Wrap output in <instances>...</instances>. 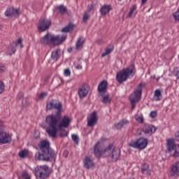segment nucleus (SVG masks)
Returning a JSON list of instances; mask_svg holds the SVG:
<instances>
[{"instance_id": "obj_31", "label": "nucleus", "mask_w": 179, "mask_h": 179, "mask_svg": "<svg viewBox=\"0 0 179 179\" xmlns=\"http://www.w3.org/2000/svg\"><path fill=\"white\" fill-rule=\"evenodd\" d=\"M136 121L138 122V124H143V121L145 119L143 118V115L141 114H136L134 117Z\"/></svg>"}, {"instance_id": "obj_43", "label": "nucleus", "mask_w": 179, "mask_h": 179, "mask_svg": "<svg viewBox=\"0 0 179 179\" xmlns=\"http://www.w3.org/2000/svg\"><path fill=\"white\" fill-rule=\"evenodd\" d=\"M64 76H71V71L69 69L64 70Z\"/></svg>"}, {"instance_id": "obj_37", "label": "nucleus", "mask_w": 179, "mask_h": 179, "mask_svg": "<svg viewBox=\"0 0 179 179\" xmlns=\"http://www.w3.org/2000/svg\"><path fill=\"white\" fill-rule=\"evenodd\" d=\"M71 138L74 142L78 145L79 143V137L76 134H72Z\"/></svg>"}, {"instance_id": "obj_45", "label": "nucleus", "mask_w": 179, "mask_h": 179, "mask_svg": "<svg viewBox=\"0 0 179 179\" xmlns=\"http://www.w3.org/2000/svg\"><path fill=\"white\" fill-rule=\"evenodd\" d=\"M5 72V66H0V73H3Z\"/></svg>"}, {"instance_id": "obj_51", "label": "nucleus", "mask_w": 179, "mask_h": 179, "mask_svg": "<svg viewBox=\"0 0 179 179\" xmlns=\"http://www.w3.org/2000/svg\"><path fill=\"white\" fill-rule=\"evenodd\" d=\"M2 127H3L2 121L0 120V129H1V128H2Z\"/></svg>"}, {"instance_id": "obj_14", "label": "nucleus", "mask_w": 179, "mask_h": 179, "mask_svg": "<svg viewBox=\"0 0 179 179\" xmlns=\"http://www.w3.org/2000/svg\"><path fill=\"white\" fill-rule=\"evenodd\" d=\"M12 142V137L6 132L0 130V143L1 145H6V143H10Z\"/></svg>"}, {"instance_id": "obj_6", "label": "nucleus", "mask_w": 179, "mask_h": 179, "mask_svg": "<svg viewBox=\"0 0 179 179\" xmlns=\"http://www.w3.org/2000/svg\"><path fill=\"white\" fill-rule=\"evenodd\" d=\"M142 90L143 85L140 84L134 91L132 94H131L129 96L130 103L131 104V110H134L136 107V103H139L141 101V97L142 96Z\"/></svg>"}, {"instance_id": "obj_53", "label": "nucleus", "mask_w": 179, "mask_h": 179, "mask_svg": "<svg viewBox=\"0 0 179 179\" xmlns=\"http://www.w3.org/2000/svg\"><path fill=\"white\" fill-rule=\"evenodd\" d=\"M178 79H179V77H178Z\"/></svg>"}, {"instance_id": "obj_11", "label": "nucleus", "mask_w": 179, "mask_h": 179, "mask_svg": "<svg viewBox=\"0 0 179 179\" xmlns=\"http://www.w3.org/2000/svg\"><path fill=\"white\" fill-rule=\"evenodd\" d=\"M22 38H18L17 42H15V43H13L8 50V55H12V54H15L16 52V48H23V43H22Z\"/></svg>"}, {"instance_id": "obj_41", "label": "nucleus", "mask_w": 179, "mask_h": 179, "mask_svg": "<svg viewBox=\"0 0 179 179\" xmlns=\"http://www.w3.org/2000/svg\"><path fill=\"white\" fill-rule=\"evenodd\" d=\"M173 17L176 20H179V9L173 13Z\"/></svg>"}, {"instance_id": "obj_3", "label": "nucleus", "mask_w": 179, "mask_h": 179, "mask_svg": "<svg viewBox=\"0 0 179 179\" xmlns=\"http://www.w3.org/2000/svg\"><path fill=\"white\" fill-rule=\"evenodd\" d=\"M41 152H37L35 157L42 162H55L57 153L50 148V142L46 140L41 141L38 145Z\"/></svg>"}, {"instance_id": "obj_21", "label": "nucleus", "mask_w": 179, "mask_h": 179, "mask_svg": "<svg viewBox=\"0 0 179 179\" xmlns=\"http://www.w3.org/2000/svg\"><path fill=\"white\" fill-rule=\"evenodd\" d=\"M141 171L143 174H145V176H150V173L152 171L150 170V167L149 166V164L146 163L142 164Z\"/></svg>"}, {"instance_id": "obj_48", "label": "nucleus", "mask_w": 179, "mask_h": 179, "mask_svg": "<svg viewBox=\"0 0 179 179\" xmlns=\"http://www.w3.org/2000/svg\"><path fill=\"white\" fill-rule=\"evenodd\" d=\"M96 43H97L98 44H99V45H101V44H103L104 42L103 41V40L99 39V40H98V41H96Z\"/></svg>"}, {"instance_id": "obj_49", "label": "nucleus", "mask_w": 179, "mask_h": 179, "mask_svg": "<svg viewBox=\"0 0 179 179\" xmlns=\"http://www.w3.org/2000/svg\"><path fill=\"white\" fill-rule=\"evenodd\" d=\"M76 69H82V65H80V64L77 65Z\"/></svg>"}, {"instance_id": "obj_27", "label": "nucleus", "mask_w": 179, "mask_h": 179, "mask_svg": "<svg viewBox=\"0 0 179 179\" xmlns=\"http://www.w3.org/2000/svg\"><path fill=\"white\" fill-rule=\"evenodd\" d=\"M83 44H85V38H79L76 45V50H81L83 48Z\"/></svg>"}, {"instance_id": "obj_30", "label": "nucleus", "mask_w": 179, "mask_h": 179, "mask_svg": "<svg viewBox=\"0 0 179 179\" xmlns=\"http://www.w3.org/2000/svg\"><path fill=\"white\" fill-rule=\"evenodd\" d=\"M102 103L103 104H110V103H111V98H110L109 94L103 96Z\"/></svg>"}, {"instance_id": "obj_18", "label": "nucleus", "mask_w": 179, "mask_h": 179, "mask_svg": "<svg viewBox=\"0 0 179 179\" xmlns=\"http://www.w3.org/2000/svg\"><path fill=\"white\" fill-rule=\"evenodd\" d=\"M6 17H12V16H19V9L13 7H9L4 13Z\"/></svg>"}, {"instance_id": "obj_22", "label": "nucleus", "mask_w": 179, "mask_h": 179, "mask_svg": "<svg viewBox=\"0 0 179 179\" xmlns=\"http://www.w3.org/2000/svg\"><path fill=\"white\" fill-rule=\"evenodd\" d=\"M113 51H114V45H108L106 49H105V52L103 53H102L101 57L103 58H104V57H107V55H108L109 54H111V52H113Z\"/></svg>"}, {"instance_id": "obj_7", "label": "nucleus", "mask_w": 179, "mask_h": 179, "mask_svg": "<svg viewBox=\"0 0 179 179\" xmlns=\"http://www.w3.org/2000/svg\"><path fill=\"white\" fill-rule=\"evenodd\" d=\"M166 148L171 156L173 157H179V145H176L174 139H168Z\"/></svg>"}, {"instance_id": "obj_4", "label": "nucleus", "mask_w": 179, "mask_h": 179, "mask_svg": "<svg viewBox=\"0 0 179 179\" xmlns=\"http://www.w3.org/2000/svg\"><path fill=\"white\" fill-rule=\"evenodd\" d=\"M66 40V35L55 36L51 34H47L43 38L41 39V43L45 45L53 44V45H59Z\"/></svg>"}, {"instance_id": "obj_16", "label": "nucleus", "mask_w": 179, "mask_h": 179, "mask_svg": "<svg viewBox=\"0 0 179 179\" xmlns=\"http://www.w3.org/2000/svg\"><path fill=\"white\" fill-rule=\"evenodd\" d=\"M169 176L171 177H179V162H175L171 167L169 172Z\"/></svg>"}, {"instance_id": "obj_40", "label": "nucleus", "mask_w": 179, "mask_h": 179, "mask_svg": "<svg viewBox=\"0 0 179 179\" xmlns=\"http://www.w3.org/2000/svg\"><path fill=\"white\" fill-rule=\"evenodd\" d=\"M29 104H30V103L29 102V99L27 98H25L24 99H23L22 105L24 107H27V106H29Z\"/></svg>"}, {"instance_id": "obj_50", "label": "nucleus", "mask_w": 179, "mask_h": 179, "mask_svg": "<svg viewBox=\"0 0 179 179\" xmlns=\"http://www.w3.org/2000/svg\"><path fill=\"white\" fill-rule=\"evenodd\" d=\"M148 2V0H142V5H145Z\"/></svg>"}, {"instance_id": "obj_17", "label": "nucleus", "mask_w": 179, "mask_h": 179, "mask_svg": "<svg viewBox=\"0 0 179 179\" xmlns=\"http://www.w3.org/2000/svg\"><path fill=\"white\" fill-rule=\"evenodd\" d=\"M83 162L84 164V167L87 169V170H90V169H93L96 166V164H94V161H93L92 158H90V157H85L83 159Z\"/></svg>"}, {"instance_id": "obj_33", "label": "nucleus", "mask_w": 179, "mask_h": 179, "mask_svg": "<svg viewBox=\"0 0 179 179\" xmlns=\"http://www.w3.org/2000/svg\"><path fill=\"white\" fill-rule=\"evenodd\" d=\"M136 10V5H134L131 8L130 12L129 13V17H132V16H135V15H136V13H135Z\"/></svg>"}, {"instance_id": "obj_1", "label": "nucleus", "mask_w": 179, "mask_h": 179, "mask_svg": "<svg viewBox=\"0 0 179 179\" xmlns=\"http://www.w3.org/2000/svg\"><path fill=\"white\" fill-rule=\"evenodd\" d=\"M45 122L48 125L46 128V132L49 136L57 138V132L61 128H69L72 119L69 116H64L62 113L58 115H48L45 118Z\"/></svg>"}, {"instance_id": "obj_28", "label": "nucleus", "mask_w": 179, "mask_h": 179, "mask_svg": "<svg viewBox=\"0 0 179 179\" xmlns=\"http://www.w3.org/2000/svg\"><path fill=\"white\" fill-rule=\"evenodd\" d=\"M73 27H75L73 24L70 23L66 27H64L62 29V33H69V31H72V30H73Z\"/></svg>"}, {"instance_id": "obj_36", "label": "nucleus", "mask_w": 179, "mask_h": 179, "mask_svg": "<svg viewBox=\"0 0 179 179\" xmlns=\"http://www.w3.org/2000/svg\"><path fill=\"white\" fill-rule=\"evenodd\" d=\"M5 90V84L3 82L0 81V94H2Z\"/></svg>"}, {"instance_id": "obj_39", "label": "nucleus", "mask_w": 179, "mask_h": 179, "mask_svg": "<svg viewBox=\"0 0 179 179\" xmlns=\"http://www.w3.org/2000/svg\"><path fill=\"white\" fill-rule=\"evenodd\" d=\"M150 117H151V118H156V117H157V111L156 110L151 111L150 114Z\"/></svg>"}, {"instance_id": "obj_15", "label": "nucleus", "mask_w": 179, "mask_h": 179, "mask_svg": "<svg viewBox=\"0 0 179 179\" xmlns=\"http://www.w3.org/2000/svg\"><path fill=\"white\" fill-rule=\"evenodd\" d=\"M157 129L156 127L152 124H145L143 127V132H144L145 135H147V136H150L156 132Z\"/></svg>"}, {"instance_id": "obj_29", "label": "nucleus", "mask_w": 179, "mask_h": 179, "mask_svg": "<svg viewBox=\"0 0 179 179\" xmlns=\"http://www.w3.org/2000/svg\"><path fill=\"white\" fill-rule=\"evenodd\" d=\"M57 9H58L59 12H60L62 15H65V13H68V8L64 5L59 6Z\"/></svg>"}, {"instance_id": "obj_34", "label": "nucleus", "mask_w": 179, "mask_h": 179, "mask_svg": "<svg viewBox=\"0 0 179 179\" xmlns=\"http://www.w3.org/2000/svg\"><path fill=\"white\" fill-rule=\"evenodd\" d=\"M59 131H60V134H59L60 138H64V136H68V132L66 131V130L61 128V129H59Z\"/></svg>"}, {"instance_id": "obj_9", "label": "nucleus", "mask_w": 179, "mask_h": 179, "mask_svg": "<svg viewBox=\"0 0 179 179\" xmlns=\"http://www.w3.org/2000/svg\"><path fill=\"white\" fill-rule=\"evenodd\" d=\"M35 171L36 173V176H38L41 179L48 178L50 174H51V170H50V168L46 165L37 166Z\"/></svg>"}, {"instance_id": "obj_38", "label": "nucleus", "mask_w": 179, "mask_h": 179, "mask_svg": "<svg viewBox=\"0 0 179 179\" xmlns=\"http://www.w3.org/2000/svg\"><path fill=\"white\" fill-rule=\"evenodd\" d=\"M22 179H30V176H29V173H27V171H24L22 172Z\"/></svg>"}, {"instance_id": "obj_23", "label": "nucleus", "mask_w": 179, "mask_h": 179, "mask_svg": "<svg viewBox=\"0 0 179 179\" xmlns=\"http://www.w3.org/2000/svg\"><path fill=\"white\" fill-rule=\"evenodd\" d=\"M59 57H61V49H57L52 52L51 58L53 61H58Z\"/></svg>"}, {"instance_id": "obj_26", "label": "nucleus", "mask_w": 179, "mask_h": 179, "mask_svg": "<svg viewBox=\"0 0 179 179\" xmlns=\"http://www.w3.org/2000/svg\"><path fill=\"white\" fill-rule=\"evenodd\" d=\"M162 98L163 96L162 95V91H160V90H156L153 97L154 100L155 101H160Z\"/></svg>"}, {"instance_id": "obj_42", "label": "nucleus", "mask_w": 179, "mask_h": 179, "mask_svg": "<svg viewBox=\"0 0 179 179\" xmlns=\"http://www.w3.org/2000/svg\"><path fill=\"white\" fill-rule=\"evenodd\" d=\"M24 96V95L23 94V92H19L17 96V100H22V99H23Z\"/></svg>"}, {"instance_id": "obj_20", "label": "nucleus", "mask_w": 179, "mask_h": 179, "mask_svg": "<svg viewBox=\"0 0 179 179\" xmlns=\"http://www.w3.org/2000/svg\"><path fill=\"white\" fill-rule=\"evenodd\" d=\"M97 115L96 112L91 113L90 118H88L87 125L88 127H94L97 124Z\"/></svg>"}, {"instance_id": "obj_5", "label": "nucleus", "mask_w": 179, "mask_h": 179, "mask_svg": "<svg viewBox=\"0 0 179 179\" xmlns=\"http://www.w3.org/2000/svg\"><path fill=\"white\" fill-rule=\"evenodd\" d=\"M136 72L135 66L131 65L129 68L124 69L117 73L116 80L118 83H124V82H127L130 76H135Z\"/></svg>"}, {"instance_id": "obj_32", "label": "nucleus", "mask_w": 179, "mask_h": 179, "mask_svg": "<svg viewBox=\"0 0 179 179\" xmlns=\"http://www.w3.org/2000/svg\"><path fill=\"white\" fill-rule=\"evenodd\" d=\"M27 155H29V150H22L19 152V156L22 159H24V157H27Z\"/></svg>"}, {"instance_id": "obj_35", "label": "nucleus", "mask_w": 179, "mask_h": 179, "mask_svg": "<svg viewBox=\"0 0 179 179\" xmlns=\"http://www.w3.org/2000/svg\"><path fill=\"white\" fill-rule=\"evenodd\" d=\"M90 17V15H89V13L87 12H85L83 15V20L84 22H87V20H89Z\"/></svg>"}, {"instance_id": "obj_47", "label": "nucleus", "mask_w": 179, "mask_h": 179, "mask_svg": "<svg viewBox=\"0 0 179 179\" xmlns=\"http://www.w3.org/2000/svg\"><path fill=\"white\" fill-rule=\"evenodd\" d=\"M175 136H176V141H178V142H179V131L176 133Z\"/></svg>"}, {"instance_id": "obj_12", "label": "nucleus", "mask_w": 179, "mask_h": 179, "mask_svg": "<svg viewBox=\"0 0 179 179\" xmlns=\"http://www.w3.org/2000/svg\"><path fill=\"white\" fill-rule=\"evenodd\" d=\"M89 90H90V88H89V85L87 84H82L78 89V96L80 99L86 97L87 94H89Z\"/></svg>"}, {"instance_id": "obj_44", "label": "nucleus", "mask_w": 179, "mask_h": 179, "mask_svg": "<svg viewBox=\"0 0 179 179\" xmlns=\"http://www.w3.org/2000/svg\"><path fill=\"white\" fill-rule=\"evenodd\" d=\"M47 96V93L46 92H42L40 95H39V98L40 99H44V97H45Z\"/></svg>"}, {"instance_id": "obj_8", "label": "nucleus", "mask_w": 179, "mask_h": 179, "mask_svg": "<svg viewBox=\"0 0 179 179\" xmlns=\"http://www.w3.org/2000/svg\"><path fill=\"white\" fill-rule=\"evenodd\" d=\"M46 108L48 110H57L55 114H52L49 115H59V114L62 113V104L58 100L52 99L49 101L46 105Z\"/></svg>"}, {"instance_id": "obj_19", "label": "nucleus", "mask_w": 179, "mask_h": 179, "mask_svg": "<svg viewBox=\"0 0 179 179\" xmlns=\"http://www.w3.org/2000/svg\"><path fill=\"white\" fill-rule=\"evenodd\" d=\"M108 86V83L107 80H103L98 85V91L101 96H103L107 92V87Z\"/></svg>"}, {"instance_id": "obj_10", "label": "nucleus", "mask_w": 179, "mask_h": 179, "mask_svg": "<svg viewBox=\"0 0 179 179\" xmlns=\"http://www.w3.org/2000/svg\"><path fill=\"white\" fill-rule=\"evenodd\" d=\"M131 148H135L136 149H145L148 146V139L146 138H139L136 141H134L130 143Z\"/></svg>"}, {"instance_id": "obj_13", "label": "nucleus", "mask_w": 179, "mask_h": 179, "mask_svg": "<svg viewBox=\"0 0 179 179\" xmlns=\"http://www.w3.org/2000/svg\"><path fill=\"white\" fill-rule=\"evenodd\" d=\"M50 26H51V20L43 19L39 21L38 29L40 31H45L50 29Z\"/></svg>"}, {"instance_id": "obj_2", "label": "nucleus", "mask_w": 179, "mask_h": 179, "mask_svg": "<svg viewBox=\"0 0 179 179\" xmlns=\"http://www.w3.org/2000/svg\"><path fill=\"white\" fill-rule=\"evenodd\" d=\"M94 155L96 157H108L109 160L115 162L121 156V150L116 148L113 144H110L106 148L103 149V147L97 143L94 147Z\"/></svg>"}, {"instance_id": "obj_52", "label": "nucleus", "mask_w": 179, "mask_h": 179, "mask_svg": "<svg viewBox=\"0 0 179 179\" xmlns=\"http://www.w3.org/2000/svg\"><path fill=\"white\" fill-rule=\"evenodd\" d=\"M0 179H2V178H1V177H0Z\"/></svg>"}, {"instance_id": "obj_46", "label": "nucleus", "mask_w": 179, "mask_h": 179, "mask_svg": "<svg viewBox=\"0 0 179 179\" xmlns=\"http://www.w3.org/2000/svg\"><path fill=\"white\" fill-rule=\"evenodd\" d=\"M93 9H94V6H93V4L89 5L88 6V10H93Z\"/></svg>"}, {"instance_id": "obj_25", "label": "nucleus", "mask_w": 179, "mask_h": 179, "mask_svg": "<svg viewBox=\"0 0 179 179\" xmlns=\"http://www.w3.org/2000/svg\"><path fill=\"white\" fill-rule=\"evenodd\" d=\"M129 124V122L127 120H122L119 123L115 124V129H121V128H124L125 125H128Z\"/></svg>"}, {"instance_id": "obj_24", "label": "nucleus", "mask_w": 179, "mask_h": 179, "mask_svg": "<svg viewBox=\"0 0 179 179\" xmlns=\"http://www.w3.org/2000/svg\"><path fill=\"white\" fill-rule=\"evenodd\" d=\"M110 10H111V6L104 5L101 7L100 10L101 15H102V16H104L105 15H107V13H108Z\"/></svg>"}]
</instances>
